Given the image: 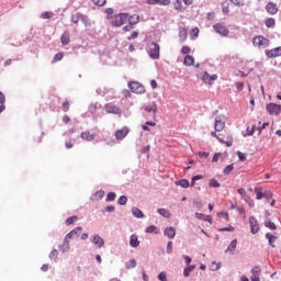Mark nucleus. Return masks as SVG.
I'll return each instance as SVG.
<instances>
[{
  "label": "nucleus",
  "mask_w": 281,
  "mask_h": 281,
  "mask_svg": "<svg viewBox=\"0 0 281 281\" xmlns=\"http://www.w3.org/2000/svg\"><path fill=\"white\" fill-rule=\"evenodd\" d=\"M145 111H146L147 113H157V105H156V104L147 105V106L145 108Z\"/></svg>",
  "instance_id": "79ce46f5"
},
{
  "label": "nucleus",
  "mask_w": 281,
  "mask_h": 281,
  "mask_svg": "<svg viewBox=\"0 0 281 281\" xmlns=\"http://www.w3.org/2000/svg\"><path fill=\"white\" fill-rule=\"evenodd\" d=\"M265 237L268 240V245H270V247H272L273 249H276V240H278V234H271V233H266Z\"/></svg>",
  "instance_id": "2eb2a0df"
},
{
  "label": "nucleus",
  "mask_w": 281,
  "mask_h": 281,
  "mask_svg": "<svg viewBox=\"0 0 281 281\" xmlns=\"http://www.w3.org/2000/svg\"><path fill=\"white\" fill-rule=\"evenodd\" d=\"M148 5H169L170 0H147Z\"/></svg>",
  "instance_id": "a211bd4d"
},
{
  "label": "nucleus",
  "mask_w": 281,
  "mask_h": 281,
  "mask_svg": "<svg viewBox=\"0 0 281 281\" xmlns=\"http://www.w3.org/2000/svg\"><path fill=\"white\" fill-rule=\"evenodd\" d=\"M85 19H87V15L82 14V13H76L71 15V23L78 24L80 23V21H85Z\"/></svg>",
  "instance_id": "aec40b11"
},
{
  "label": "nucleus",
  "mask_w": 281,
  "mask_h": 281,
  "mask_svg": "<svg viewBox=\"0 0 281 281\" xmlns=\"http://www.w3.org/2000/svg\"><path fill=\"white\" fill-rule=\"evenodd\" d=\"M266 11L268 14H278V4L273 2H268L266 5Z\"/></svg>",
  "instance_id": "f3484780"
},
{
  "label": "nucleus",
  "mask_w": 281,
  "mask_h": 281,
  "mask_svg": "<svg viewBox=\"0 0 281 281\" xmlns=\"http://www.w3.org/2000/svg\"><path fill=\"white\" fill-rule=\"evenodd\" d=\"M61 45H69L70 37H69V31H65L60 36Z\"/></svg>",
  "instance_id": "b1692460"
},
{
  "label": "nucleus",
  "mask_w": 281,
  "mask_h": 281,
  "mask_svg": "<svg viewBox=\"0 0 281 281\" xmlns=\"http://www.w3.org/2000/svg\"><path fill=\"white\" fill-rule=\"evenodd\" d=\"M125 267L127 269H135V267H137V261L135 259H131L125 263Z\"/></svg>",
  "instance_id": "4c0bfd02"
},
{
  "label": "nucleus",
  "mask_w": 281,
  "mask_h": 281,
  "mask_svg": "<svg viewBox=\"0 0 281 281\" xmlns=\"http://www.w3.org/2000/svg\"><path fill=\"white\" fill-rule=\"evenodd\" d=\"M234 231H235L234 226L218 228V232H234Z\"/></svg>",
  "instance_id": "680f3d73"
},
{
  "label": "nucleus",
  "mask_w": 281,
  "mask_h": 281,
  "mask_svg": "<svg viewBox=\"0 0 281 281\" xmlns=\"http://www.w3.org/2000/svg\"><path fill=\"white\" fill-rule=\"evenodd\" d=\"M200 80H202L204 85H214V81L218 80V75H210V72L204 71L201 74Z\"/></svg>",
  "instance_id": "20e7f679"
},
{
  "label": "nucleus",
  "mask_w": 281,
  "mask_h": 281,
  "mask_svg": "<svg viewBox=\"0 0 281 281\" xmlns=\"http://www.w3.org/2000/svg\"><path fill=\"white\" fill-rule=\"evenodd\" d=\"M157 213L162 216L164 218H170V216H172V214L170 213V211H168L167 209H158Z\"/></svg>",
  "instance_id": "c85d7f7f"
},
{
  "label": "nucleus",
  "mask_w": 281,
  "mask_h": 281,
  "mask_svg": "<svg viewBox=\"0 0 281 281\" xmlns=\"http://www.w3.org/2000/svg\"><path fill=\"white\" fill-rule=\"evenodd\" d=\"M58 249L61 251V254H67V251L70 249L69 239L65 237L63 244L58 246Z\"/></svg>",
  "instance_id": "412c9836"
},
{
  "label": "nucleus",
  "mask_w": 281,
  "mask_h": 281,
  "mask_svg": "<svg viewBox=\"0 0 281 281\" xmlns=\"http://www.w3.org/2000/svg\"><path fill=\"white\" fill-rule=\"evenodd\" d=\"M158 280L159 281H168V274L166 273V271H162L158 274Z\"/></svg>",
  "instance_id": "8fccbe9b"
},
{
  "label": "nucleus",
  "mask_w": 281,
  "mask_h": 281,
  "mask_svg": "<svg viewBox=\"0 0 281 281\" xmlns=\"http://www.w3.org/2000/svg\"><path fill=\"white\" fill-rule=\"evenodd\" d=\"M76 221H78V216H76V215L70 216L66 220V225H74V223H76Z\"/></svg>",
  "instance_id": "a18cd8bd"
},
{
  "label": "nucleus",
  "mask_w": 281,
  "mask_h": 281,
  "mask_svg": "<svg viewBox=\"0 0 281 281\" xmlns=\"http://www.w3.org/2000/svg\"><path fill=\"white\" fill-rule=\"evenodd\" d=\"M128 87L132 91V93H146V88H144V86L142 83H139V81H131L128 82Z\"/></svg>",
  "instance_id": "7ed1b4c3"
},
{
  "label": "nucleus",
  "mask_w": 281,
  "mask_h": 281,
  "mask_svg": "<svg viewBox=\"0 0 281 281\" xmlns=\"http://www.w3.org/2000/svg\"><path fill=\"white\" fill-rule=\"evenodd\" d=\"M102 199H104V190H99L91 196L92 201H102Z\"/></svg>",
  "instance_id": "393cba45"
},
{
  "label": "nucleus",
  "mask_w": 281,
  "mask_h": 281,
  "mask_svg": "<svg viewBox=\"0 0 281 281\" xmlns=\"http://www.w3.org/2000/svg\"><path fill=\"white\" fill-rule=\"evenodd\" d=\"M54 16V12L52 11H45L41 14V19H52Z\"/></svg>",
  "instance_id": "c03bdc74"
},
{
  "label": "nucleus",
  "mask_w": 281,
  "mask_h": 281,
  "mask_svg": "<svg viewBox=\"0 0 281 281\" xmlns=\"http://www.w3.org/2000/svg\"><path fill=\"white\" fill-rule=\"evenodd\" d=\"M117 196V194H115V192H109L108 195H106V199L105 201L108 203H111V201H115V198Z\"/></svg>",
  "instance_id": "58836bf2"
},
{
  "label": "nucleus",
  "mask_w": 281,
  "mask_h": 281,
  "mask_svg": "<svg viewBox=\"0 0 281 281\" xmlns=\"http://www.w3.org/2000/svg\"><path fill=\"white\" fill-rule=\"evenodd\" d=\"M0 106H5V94L0 91Z\"/></svg>",
  "instance_id": "bf43d9fd"
},
{
  "label": "nucleus",
  "mask_w": 281,
  "mask_h": 281,
  "mask_svg": "<svg viewBox=\"0 0 281 281\" xmlns=\"http://www.w3.org/2000/svg\"><path fill=\"white\" fill-rule=\"evenodd\" d=\"M222 12L223 14H229V5L222 4Z\"/></svg>",
  "instance_id": "e2e57ef3"
},
{
  "label": "nucleus",
  "mask_w": 281,
  "mask_h": 281,
  "mask_svg": "<svg viewBox=\"0 0 281 281\" xmlns=\"http://www.w3.org/2000/svg\"><path fill=\"white\" fill-rule=\"evenodd\" d=\"M132 214L135 218H144V212L137 207H132Z\"/></svg>",
  "instance_id": "c756f323"
},
{
  "label": "nucleus",
  "mask_w": 281,
  "mask_h": 281,
  "mask_svg": "<svg viewBox=\"0 0 281 281\" xmlns=\"http://www.w3.org/2000/svg\"><path fill=\"white\" fill-rule=\"evenodd\" d=\"M164 236H167V238H175V236H177V229H175V227L172 226H169V227H166L165 231H164Z\"/></svg>",
  "instance_id": "dca6fc26"
},
{
  "label": "nucleus",
  "mask_w": 281,
  "mask_h": 281,
  "mask_svg": "<svg viewBox=\"0 0 281 281\" xmlns=\"http://www.w3.org/2000/svg\"><path fill=\"white\" fill-rule=\"evenodd\" d=\"M194 269H196L195 265H189L188 267H186L183 269V276L184 278H190V273H192V271H194Z\"/></svg>",
  "instance_id": "a878e982"
},
{
  "label": "nucleus",
  "mask_w": 281,
  "mask_h": 281,
  "mask_svg": "<svg viewBox=\"0 0 281 281\" xmlns=\"http://www.w3.org/2000/svg\"><path fill=\"white\" fill-rule=\"evenodd\" d=\"M176 186H180V188H190V181L187 179H181L176 181Z\"/></svg>",
  "instance_id": "72a5a7b5"
},
{
  "label": "nucleus",
  "mask_w": 281,
  "mask_h": 281,
  "mask_svg": "<svg viewBox=\"0 0 281 281\" xmlns=\"http://www.w3.org/2000/svg\"><path fill=\"white\" fill-rule=\"evenodd\" d=\"M94 5H99V8H102V5H106V0H91Z\"/></svg>",
  "instance_id": "603ef678"
},
{
  "label": "nucleus",
  "mask_w": 281,
  "mask_h": 281,
  "mask_svg": "<svg viewBox=\"0 0 281 281\" xmlns=\"http://www.w3.org/2000/svg\"><path fill=\"white\" fill-rule=\"evenodd\" d=\"M209 186L211 188H221V182L216 179H211L210 182H209Z\"/></svg>",
  "instance_id": "a19ab883"
},
{
  "label": "nucleus",
  "mask_w": 281,
  "mask_h": 281,
  "mask_svg": "<svg viewBox=\"0 0 281 281\" xmlns=\"http://www.w3.org/2000/svg\"><path fill=\"white\" fill-rule=\"evenodd\" d=\"M159 52H160V46L156 42H151L149 44V49H148V55L151 60H159Z\"/></svg>",
  "instance_id": "f03ea898"
},
{
  "label": "nucleus",
  "mask_w": 281,
  "mask_h": 281,
  "mask_svg": "<svg viewBox=\"0 0 281 281\" xmlns=\"http://www.w3.org/2000/svg\"><path fill=\"white\" fill-rule=\"evenodd\" d=\"M250 280L251 281H260V276L259 274H251Z\"/></svg>",
  "instance_id": "774afa93"
},
{
  "label": "nucleus",
  "mask_w": 281,
  "mask_h": 281,
  "mask_svg": "<svg viewBox=\"0 0 281 281\" xmlns=\"http://www.w3.org/2000/svg\"><path fill=\"white\" fill-rule=\"evenodd\" d=\"M139 36V33L137 31H133L132 34L127 37V41H134V38H137Z\"/></svg>",
  "instance_id": "6e6d98bb"
},
{
  "label": "nucleus",
  "mask_w": 281,
  "mask_h": 281,
  "mask_svg": "<svg viewBox=\"0 0 281 281\" xmlns=\"http://www.w3.org/2000/svg\"><path fill=\"white\" fill-rule=\"evenodd\" d=\"M91 243L92 245H95L99 249H102V247H104V238H102L98 234L93 235Z\"/></svg>",
  "instance_id": "f8f14e48"
},
{
  "label": "nucleus",
  "mask_w": 281,
  "mask_h": 281,
  "mask_svg": "<svg viewBox=\"0 0 281 281\" xmlns=\"http://www.w3.org/2000/svg\"><path fill=\"white\" fill-rule=\"evenodd\" d=\"M266 111L269 115H280L281 114V105L278 103H269L266 106Z\"/></svg>",
  "instance_id": "423d86ee"
},
{
  "label": "nucleus",
  "mask_w": 281,
  "mask_h": 281,
  "mask_svg": "<svg viewBox=\"0 0 281 281\" xmlns=\"http://www.w3.org/2000/svg\"><path fill=\"white\" fill-rule=\"evenodd\" d=\"M114 12H115V10H113V8L105 9L106 19L109 21H112V19L115 16V15H113Z\"/></svg>",
  "instance_id": "e433bc0d"
},
{
  "label": "nucleus",
  "mask_w": 281,
  "mask_h": 281,
  "mask_svg": "<svg viewBox=\"0 0 281 281\" xmlns=\"http://www.w3.org/2000/svg\"><path fill=\"white\" fill-rule=\"evenodd\" d=\"M265 54L268 58H278L281 56V46H278L272 49H266Z\"/></svg>",
  "instance_id": "9d476101"
},
{
  "label": "nucleus",
  "mask_w": 281,
  "mask_h": 281,
  "mask_svg": "<svg viewBox=\"0 0 281 281\" xmlns=\"http://www.w3.org/2000/svg\"><path fill=\"white\" fill-rule=\"evenodd\" d=\"M64 54L63 53H57L55 54L54 58H53V63H58L64 58Z\"/></svg>",
  "instance_id": "09e8293b"
},
{
  "label": "nucleus",
  "mask_w": 281,
  "mask_h": 281,
  "mask_svg": "<svg viewBox=\"0 0 281 281\" xmlns=\"http://www.w3.org/2000/svg\"><path fill=\"white\" fill-rule=\"evenodd\" d=\"M145 233L146 234H160V231L157 226L155 225H150V226H147L146 229H145Z\"/></svg>",
  "instance_id": "cd10ccee"
},
{
  "label": "nucleus",
  "mask_w": 281,
  "mask_h": 281,
  "mask_svg": "<svg viewBox=\"0 0 281 281\" xmlns=\"http://www.w3.org/2000/svg\"><path fill=\"white\" fill-rule=\"evenodd\" d=\"M167 254H172V241H168L167 243V250H166Z\"/></svg>",
  "instance_id": "69168bd1"
},
{
  "label": "nucleus",
  "mask_w": 281,
  "mask_h": 281,
  "mask_svg": "<svg viewBox=\"0 0 281 281\" xmlns=\"http://www.w3.org/2000/svg\"><path fill=\"white\" fill-rule=\"evenodd\" d=\"M260 273V267L256 266L251 269V274L252 276H258Z\"/></svg>",
  "instance_id": "0e129e2a"
},
{
  "label": "nucleus",
  "mask_w": 281,
  "mask_h": 281,
  "mask_svg": "<svg viewBox=\"0 0 281 281\" xmlns=\"http://www.w3.org/2000/svg\"><path fill=\"white\" fill-rule=\"evenodd\" d=\"M234 5H238L239 8L245 5V0H231Z\"/></svg>",
  "instance_id": "13d9d810"
},
{
  "label": "nucleus",
  "mask_w": 281,
  "mask_h": 281,
  "mask_svg": "<svg viewBox=\"0 0 281 281\" xmlns=\"http://www.w3.org/2000/svg\"><path fill=\"white\" fill-rule=\"evenodd\" d=\"M254 133H256V125H254L251 128L247 127L246 135L248 137H251V135H254Z\"/></svg>",
  "instance_id": "864d4df0"
},
{
  "label": "nucleus",
  "mask_w": 281,
  "mask_h": 281,
  "mask_svg": "<svg viewBox=\"0 0 281 281\" xmlns=\"http://www.w3.org/2000/svg\"><path fill=\"white\" fill-rule=\"evenodd\" d=\"M238 245V239H233L228 247L225 250V254H229L232 256V254H234V251H236V246Z\"/></svg>",
  "instance_id": "6ab92c4d"
},
{
  "label": "nucleus",
  "mask_w": 281,
  "mask_h": 281,
  "mask_svg": "<svg viewBox=\"0 0 281 281\" xmlns=\"http://www.w3.org/2000/svg\"><path fill=\"white\" fill-rule=\"evenodd\" d=\"M255 194H256L257 201L265 199V192H262L260 188H255Z\"/></svg>",
  "instance_id": "c9c22d12"
},
{
  "label": "nucleus",
  "mask_w": 281,
  "mask_h": 281,
  "mask_svg": "<svg viewBox=\"0 0 281 281\" xmlns=\"http://www.w3.org/2000/svg\"><path fill=\"white\" fill-rule=\"evenodd\" d=\"M173 8H175V10H182V8H183V4L181 3V0H176L175 2H173Z\"/></svg>",
  "instance_id": "3c124183"
},
{
  "label": "nucleus",
  "mask_w": 281,
  "mask_h": 281,
  "mask_svg": "<svg viewBox=\"0 0 281 281\" xmlns=\"http://www.w3.org/2000/svg\"><path fill=\"white\" fill-rule=\"evenodd\" d=\"M183 63L186 67H192L194 65V57L192 55H186Z\"/></svg>",
  "instance_id": "7c9ffc66"
},
{
  "label": "nucleus",
  "mask_w": 281,
  "mask_h": 281,
  "mask_svg": "<svg viewBox=\"0 0 281 281\" xmlns=\"http://www.w3.org/2000/svg\"><path fill=\"white\" fill-rule=\"evenodd\" d=\"M237 157L239 161H246L247 159V157L245 156V154H243V151H237Z\"/></svg>",
  "instance_id": "052dcab7"
},
{
  "label": "nucleus",
  "mask_w": 281,
  "mask_h": 281,
  "mask_svg": "<svg viewBox=\"0 0 281 281\" xmlns=\"http://www.w3.org/2000/svg\"><path fill=\"white\" fill-rule=\"evenodd\" d=\"M252 45L255 47H268L269 46V38L262 36V35H259V36H255L252 38Z\"/></svg>",
  "instance_id": "39448f33"
},
{
  "label": "nucleus",
  "mask_w": 281,
  "mask_h": 281,
  "mask_svg": "<svg viewBox=\"0 0 281 281\" xmlns=\"http://www.w3.org/2000/svg\"><path fill=\"white\" fill-rule=\"evenodd\" d=\"M232 170H234V164L227 165V166L223 169V175L227 176V175H229V172H232Z\"/></svg>",
  "instance_id": "37998d69"
},
{
  "label": "nucleus",
  "mask_w": 281,
  "mask_h": 281,
  "mask_svg": "<svg viewBox=\"0 0 281 281\" xmlns=\"http://www.w3.org/2000/svg\"><path fill=\"white\" fill-rule=\"evenodd\" d=\"M180 41L183 43V41H186V38H188V30L186 27H181L179 30V34H178Z\"/></svg>",
  "instance_id": "2f4dec72"
},
{
  "label": "nucleus",
  "mask_w": 281,
  "mask_h": 281,
  "mask_svg": "<svg viewBox=\"0 0 281 281\" xmlns=\"http://www.w3.org/2000/svg\"><path fill=\"white\" fill-rule=\"evenodd\" d=\"M105 111L106 113H113L114 115H120L121 110L117 108V105L113 103L105 104Z\"/></svg>",
  "instance_id": "4468645a"
},
{
  "label": "nucleus",
  "mask_w": 281,
  "mask_h": 281,
  "mask_svg": "<svg viewBox=\"0 0 281 281\" xmlns=\"http://www.w3.org/2000/svg\"><path fill=\"white\" fill-rule=\"evenodd\" d=\"M128 132H130V130L126 126H124L123 128L117 130L115 132V138L119 139L120 142H122V139H124V137H126V135H128Z\"/></svg>",
  "instance_id": "ddd939ff"
},
{
  "label": "nucleus",
  "mask_w": 281,
  "mask_h": 281,
  "mask_svg": "<svg viewBox=\"0 0 281 281\" xmlns=\"http://www.w3.org/2000/svg\"><path fill=\"white\" fill-rule=\"evenodd\" d=\"M263 199H267L268 201L273 199V192H271V191H263Z\"/></svg>",
  "instance_id": "5fc2aeb1"
},
{
  "label": "nucleus",
  "mask_w": 281,
  "mask_h": 281,
  "mask_svg": "<svg viewBox=\"0 0 281 281\" xmlns=\"http://www.w3.org/2000/svg\"><path fill=\"white\" fill-rule=\"evenodd\" d=\"M214 128L216 133H221L225 128V115H217L215 117Z\"/></svg>",
  "instance_id": "6e6552de"
},
{
  "label": "nucleus",
  "mask_w": 281,
  "mask_h": 281,
  "mask_svg": "<svg viewBox=\"0 0 281 281\" xmlns=\"http://www.w3.org/2000/svg\"><path fill=\"white\" fill-rule=\"evenodd\" d=\"M139 245V237L136 234H132L130 237V247L137 248Z\"/></svg>",
  "instance_id": "4be33fe9"
},
{
  "label": "nucleus",
  "mask_w": 281,
  "mask_h": 281,
  "mask_svg": "<svg viewBox=\"0 0 281 281\" xmlns=\"http://www.w3.org/2000/svg\"><path fill=\"white\" fill-rule=\"evenodd\" d=\"M82 232V226H78L75 229L70 231L66 236V240H71L72 238H78Z\"/></svg>",
  "instance_id": "9b49d317"
},
{
  "label": "nucleus",
  "mask_w": 281,
  "mask_h": 281,
  "mask_svg": "<svg viewBox=\"0 0 281 281\" xmlns=\"http://www.w3.org/2000/svg\"><path fill=\"white\" fill-rule=\"evenodd\" d=\"M81 139H85L86 142H93L95 139V135L91 134L90 132H82L81 133Z\"/></svg>",
  "instance_id": "5701e85b"
},
{
  "label": "nucleus",
  "mask_w": 281,
  "mask_h": 281,
  "mask_svg": "<svg viewBox=\"0 0 281 281\" xmlns=\"http://www.w3.org/2000/svg\"><path fill=\"white\" fill-rule=\"evenodd\" d=\"M103 212H110V213L115 212V206H113V205L105 206Z\"/></svg>",
  "instance_id": "338daca9"
},
{
  "label": "nucleus",
  "mask_w": 281,
  "mask_h": 281,
  "mask_svg": "<svg viewBox=\"0 0 281 281\" xmlns=\"http://www.w3.org/2000/svg\"><path fill=\"white\" fill-rule=\"evenodd\" d=\"M198 155L201 159H207V157H210L209 151H199Z\"/></svg>",
  "instance_id": "4d7b16f0"
},
{
  "label": "nucleus",
  "mask_w": 281,
  "mask_h": 281,
  "mask_svg": "<svg viewBox=\"0 0 281 281\" xmlns=\"http://www.w3.org/2000/svg\"><path fill=\"white\" fill-rule=\"evenodd\" d=\"M263 225L265 227H268V229H272V231L278 229V226L276 225V223L271 222V220H269L268 217H266Z\"/></svg>",
  "instance_id": "bb28decb"
},
{
  "label": "nucleus",
  "mask_w": 281,
  "mask_h": 281,
  "mask_svg": "<svg viewBox=\"0 0 281 281\" xmlns=\"http://www.w3.org/2000/svg\"><path fill=\"white\" fill-rule=\"evenodd\" d=\"M266 27H276V19L273 18H267L265 20Z\"/></svg>",
  "instance_id": "f704fd0d"
},
{
  "label": "nucleus",
  "mask_w": 281,
  "mask_h": 281,
  "mask_svg": "<svg viewBox=\"0 0 281 281\" xmlns=\"http://www.w3.org/2000/svg\"><path fill=\"white\" fill-rule=\"evenodd\" d=\"M50 260H57L58 259V249H53L49 254Z\"/></svg>",
  "instance_id": "49530a36"
},
{
  "label": "nucleus",
  "mask_w": 281,
  "mask_h": 281,
  "mask_svg": "<svg viewBox=\"0 0 281 281\" xmlns=\"http://www.w3.org/2000/svg\"><path fill=\"white\" fill-rule=\"evenodd\" d=\"M127 21L130 25H137V23H139V15L137 14L131 15L128 16Z\"/></svg>",
  "instance_id": "473e14b6"
},
{
  "label": "nucleus",
  "mask_w": 281,
  "mask_h": 281,
  "mask_svg": "<svg viewBox=\"0 0 281 281\" xmlns=\"http://www.w3.org/2000/svg\"><path fill=\"white\" fill-rule=\"evenodd\" d=\"M193 207H196V210H201V207H203V202L199 199L193 200Z\"/></svg>",
  "instance_id": "de8ad7c7"
},
{
  "label": "nucleus",
  "mask_w": 281,
  "mask_h": 281,
  "mask_svg": "<svg viewBox=\"0 0 281 281\" xmlns=\"http://www.w3.org/2000/svg\"><path fill=\"white\" fill-rule=\"evenodd\" d=\"M213 30H214V32H216V34H220V36H228L229 35V30L223 23L214 24Z\"/></svg>",
  "instance_id": "0eeeda50"
},
{
  "label": "nucleus",
  "mask_w": 281,
  "mask_h": 281,
  "mask_svg": "<svg viewBox=\"0 0 281 281\" xmlns=\"http://www.w3.org/2000/svg\"><path fill=\"white\" fill-rule=\"evenodd\" d=\"M128 21V13H117L113 16L111 25L113 27H122Z\"/></svg>",
  "instance_id": "f257e3e1"
},
{
  "label": "nucleus",
  "mask_w": 281,
  "mask_h": 281,
  "mask_svg": "<svg viewBox=\"0 0 281 281\" xmlns=\"http://www.w3.org/2000/svg\"><path fill=\"white\" fill-rule=\"evenodd\" d=\"M249 225L251 234H258V232H260V224L258 223V220H256L255 216L249 217Z\"/></svg>",
  "instance_id": "1a4fd4ad"
},
{
  "label": "nucleus",
  "mask_w": 281,
  "mask_h": 281,
  "mask_svg": "<svg viewBox=\"0 0 281 281\" xmlns=\"http://www.w3.org/2000/svg\"><path fill=\"white\" fill-rule=\"evenodd\" d=\"M119 205H126L128 203V198L126 195H121L117 200Z\"/></svg>",
  "instance_id": "ea45409f"
}]
</instances>
